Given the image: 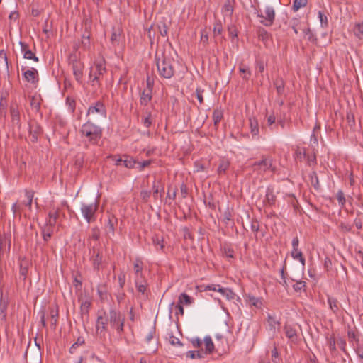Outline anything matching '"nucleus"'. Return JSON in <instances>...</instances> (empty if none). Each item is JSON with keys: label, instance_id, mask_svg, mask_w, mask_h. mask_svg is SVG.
Returning <instances> with one entry per match:
<instances>
[{"label": "nucleus", "instance_id": "1", "mask_svg": "<svg viewBox=\"0 0 363 363\" xmlns=\"http://www.w3.org/2000/svg\"><path fill=\"white\" fill-rule=\"evenodd\" d=\"M102 128L100 126L90 121L84 123L79 130L82 136L86 138L93 145L99 143L102 137Z\"/></svg>", "mask_w": 363, "mask_h": 363}, {"label": "nucleus", "instance_id": "2", "mask_svg": "<svg viewBox=\"0 0 363 363\" xmlns=\"http://www.w3.org/2000/svg\"><path fill=\"white\" fill-rule=\"evenodd\" d=\"M157 67L159 74L164 79L172 78L174 73V60L167 56L162 55V58H156Z\"/></svg>", "mask_w": 363, "mask_h": 363}, {"label": "nucleus", "instance_id": "3", "mask_svg": "<svg viewBox=\"0 0 363 363\" xmlns=\"http://www.w3.org/2000/svg\"><path fill=\"white\" fill-rule=\"evenodd\" d=\"M252 171L259 175H263L268 170L272 173L276 172V167L273 164V160L268 156H262L259 161L255 162L252 164Z\"/></svg>", "mask_w": 363, "mask_h": 363}, {"label": "nucleus", "instance_id": "4", "mask_svg": "<svg viewBox=\"0 0 363 363\" xmlns=\"http://www.w3.org/2000/svg\"><path fill=\"white\" fill-rule=\"evenodd\" d=\"M107 320L111 328L115 329L118 334L121 335L123 333L125 317L122 315L119 311H117L115 309H111Z\"/></svg>", "mask_w": 363, "mask_h": 363}, {"label": "nucleus", "instance_id": "5", "mask_svg": "<svg viewBox=\"0 0 363 363\" xmlns=\"http://www.w3.org/2000/svg\"><path fill=\"white\" fill-rule=\"evenodd\" d=\"M98 202L95 201L91 203H82L81 212L85 220L89 223L96 219V212L98 209Z\"/></svg>", "mask_w": 363, "mask_h": 363}, {"label": "nucleus", "instance_id": "6", "mask_svg": "<svg viewBox=\"0 0 363 363\" xmlns=\"http://www.w3.org/2000/svg\"><path fill=\"white\" fill-rule=\"evenodd\" d=\"M265 15L257 13V16L259 18L260 23L265 26H271L275 19V10L272 6H267L264 11Z\"/></svg>", "mask_w": 363, "mask_h": 363}, {"label": "nucleus", "instance_id": "7", "mask_svg": "<svg viewBox=\"0 0 363 363\" xmlns=\"http://www.w3.org/2000/svg\"><path fill=\"white\" fill-rule=\"evenodd\" d=\"M203 344L205 346V350L203 349L196 351L198 359H203L206 354H211L214 350V344L210 336H206L203 339Z\"/></svg>", "mask_w": 363, "mask_h": 363}, {"label": "nucleus", "instance_id": "8", "mask_svg": "<svg viewBox=\"0 0 363 363\" xmlns=\"http://www.w3.org/2000/svg\"><path fill=\"white\" fill-rule=\"evenodd\" d=\"M87 115H94V114H99L103 118L106 117V108L104 105V104L101 101H98L93 104H91L87 111Z\"/></svg>", "mask_w": 363, "mask_h": 363}, {"label": "nucleus", "instance_id": "9", "mask_svg": "<svg viewBox=\"0 0 363 363\" xmlns=\"http://www.w3.org/2000/svg\"><path fill=\"white\" fill-rule=\"evenodd\" d=\"M91 260L94 269H99L102 263V254L99 247V244L96 243L91 246Z\"/></svg>", "mask_w": 363, "mask_h": 363}, {"label": "nucleus", "instance_id": "10", "mask_svg": "<svg viewBox=\"0 0 363 363\" xmlns=\"http://www.w3.org/2000/svg\"><path fill=\"white\" fill-rule=\"evenodd\" d=\"M107 318H104L102 315L97 317L96 323V333L100 337H104L107 331Z\"/></svg>", "mask_w": 363, "mask_h": 363}, {"label": "nucleus", "instance_id": "11", "mask_svg": "<svg viewBox=\"0 0 363 363\" xmlns=\"http://www.w3.org/2000/svg\"><path fill=\"white\" fill-rule=\"evenodd\" d=\"M21 71L23 72V77L26 82L32 84H35L38 82V72L36 69L31 68L26 70V68L22 67Z\"/></svg>", "mask_w": 363, "mask_h": 363}, {"label": "nucleus", "instance_id": "12", "mask_svg": "<svg viewBox=\"0 0 363 363\" xmlns=\"http://www.w3.org/2000/svg\"><path fill=\"white\" fill-rule=\"evenodd\" d=\"M79 302L80 303V313L82 318H88L89 311L91 306V301L90 298L81 296L79 298Z\"/></svg>", "mask_w": 363, "mask_h": 363}, {"label": "nucleus", "instance_id": "13", "mask_svg": "<svg viewBox=\"0 0 363 363\" xmlns=\"http://www.w3.org/2000/svg\"><path fill=\"white\" fill-rule=\"evenodd\" d=\"M19 45L21 46V52L23 54V58L33 60L36 62L39 61L38 57H36L35 55L32 52L27 43L23 41H20Z\"/></svg>", "mask_w": 363, "mask_h": 363}, {"label": "nucleus", "instance_id": "14", "mask_svg": "<svg viewBox=\"0 0 363 363\" xmlns=\"http://www.w3.org/2000/svg\"><path fill=\"white\" fill-rule=\"evenodd\" d=\"M72 67L76 80L81 82L83 77L84 64L79 60H74L72 62Z\"/></svg>", "mask_w": 363, "mask_h": 363}, {"label": "nucleus", "instance_id": "15", "mask_svg": "<svg viewBox=\"0 0 363 363\" xmlns=\"http://www.w3.org/2000/svg\"><path fill=\"white\" fill-rule=\"evenodd\" d=\"M29 138L32 143H36L38 137L42 133V128L37 123H32L29 125Z\"/></svg>", "mask_w": 363, "mask_h": 363}, {"label": "nucleus", "instance_id": "16", "mask_svg": "<svg viewBox=\"0 0 363 363\" xmlns=\"http://www.w3.org/2000/svg\"><path fill=\"white\" fill-rule=\"evenodd\" d=\"M10 114L11 117V121L14 125L18 128L21 126V117L18 105L16 104H11L10 106Z\"/></svg>", "mask_w": 363, "mask_h": 363}, {"label": "nucleus", "instance_id": "17", "mask_svg": "<svg viewBox=\"0 0 363 363\" xmlns=\"http://www.w3.org/2000/svg\"><path fill=\"white\" fill-rule=\"evenodd\" d=\"M284 332L286 337L288 338L289 342L291 343H296L298 340V334L295 328L289 325H285L284 327Z\"/></svg>", "mask_w": 363, "mask_h": 363}, {"label": "nucleus", "instance_id": "18", "mask_svg": "<svg viewBox=\"0 0 363 363\" xmlns=\"http://www.w3.org/2000/svg\"><path fill=\"white\" fill-rule=\"evenodd\" d=\"M277 200L276 195L274 192V189L272 187H267L266 190L265 199L264 203L269 206H272L275 204Z\"/></svg>", "mask_w": 363, "mask_h": 363}, {"label": "nucleus", "instance_id": "19", "mask_svg": "<svg viewBox=\"0 0 363 363\" xmlns=\"http://www.w3.org/2000/svg\"><path fill=\"white\" fill-rule=\"evenodd\" d=\"M267 321L269 330H271L273 334H275L277 329H279L280 325L279 320L277 318L275 315L268 314Z\"/></svg>", "mask_w": 363, "mask_h": 363}, {"label": "nucleus", "instance_id": "20", "mask_svg": "<svg viewBox=\"0 0 363 363\" xmlns=\"http://www.w3.org/2000/svg\"><path fill=\"white\" fill-rule=\"evenodd\" d=\"M106 71V69L103 62H99L96 65V70L94 73V78L92 79L93 85H94L95 82H99L100 76L103 75Z\"/></svg>", "mask_w": 363, "mask_h": 363}, {"label": "nucleus", "instance_id": "21", "mask_svg": "<svg viewBox=\"0 0 363 363\" xmlns=\"http://www.w3.org/2000/svg\"><path fill=\"white\" fill-rule=\"evenodd\" d=\"M121 30L119 27H113L111 36V42L113 46H117L120 43L121 37Z\"/></svg>", "mask_w": 363, "mask_h": 363}, {"label": "nucleus", "instance_id": "22", "mask_svg": "<svg viewBox=\"0 0 363 363\" xmlns=\"http://www.w3.org/2000/svg\"><path fill=\"white\" fill-rule=\"evenodd\" d=\"M327 301L330 309L333 311L334 314L337 315L340 308V304L338 300L333 296H328Z\"/></svg>", "mask_w": 363, "mask_h": 363}, {"label": "nucleus", "instance_id": "23", "mask_svg": "<svg viewBox=\"0 0 363 363\" xmlns=\"http://www.w3.org/2000/svg\"><path fill=\"white\" fill-rule=\"evenodd\" d=\"M152 91L150 89H145L140 95V102L143 106H147V104L152 100Z\"/></svg>", "mask_w": 363, "mask_h": 363}, {"label": "nucleus", "instance_id": "24", "mask_svg": "<svg viewBox=\"0 0 363 363\" xmlns=\"http://www.w3.org/2000/svg\"><path fill=\"white\" fill-rule=\"evenodd\" d=\"M59 211H60L59 208L52 209L49 211V213H48L49 218H48V220L47 221L48 225H49L50 227H53L56 224L57 220L59 217Z\"/></svg>", "mask_w": 363, "mask_h": 363}, {"label": "nucleus", "instance_id": "25", "mask_svg": "<svg viewBox=\"0 0 363 363\" xmlns=\"http://www.w3.org/2000/svg\"><path fill=\"white\" fill-rule=\"evenodd\" d=\"M212 118H213L214 126L216 127V128H217L219 123L223 118V111L219 108L215 109L213 111Z\"/></svg>", "mask_w": 363, "mask_h": 363}, {"label": "nucleus", "instance_id": "26", "mask_svg": "<svg viewBox=\"0 0 363 363\" xmlns=\"http://www.w3.org/2000/svg\"><path fill=\"white\" fill-rule=\"evenodd\" d=\"M42 99L40 95L33 96L30 99V106L36 112H39L40 109Z\"/></svg>", "mask_w": 363, "mask_h": 363}, {"label": "nucleus", "instance_id": "27", "mask_svg": "<svg viewBox=\"0 0 363 363\" xmlns=\"http://www.w3.org/2000/svg\"><path fill=\"white\" fill-rule=\"evenodd\" d=\"M230 167V162L227 160H222L220 162L217 172L218 174H225L227 169Z\"/></svg>", "mask_w": 363, "mask_h": 363}, {"label": "nucleus", "instance_id": "28", "mask_svg": "<svg viewBox=\"0 0 363 363\" xmlns=\"http://www.w3.org/2000/svg\"><path fill=\"white\" fill-rule=\"evenodd\" d=\"M291 257L294 259L299 260L303 267L305 266V262H306L305 258L303 255L302 252L298 250V249H294L292 250Z\"/></svg>", "mask_w": 363, "mask_h": 363}, {"label": "nucleus", "instance_id": "29", "mask_svg": "<svg viewBox=\"0 0 363 363\" xmlns=\"http://www.w3.org/2000/svg\"><path fill=\"white\" fill-rule=\"evenodd\" d=\"M250 132L252 137H255L259 134V125L256 119H250Z\"/></svg>", "mask_w": 363, "mask_h": 363}, {"label": "nucleus", "instance_id": "30", "mask_svg": "<svg viewBox=\"0 0 363 363\" xmlns=\"http://www.w3.org/2000/svg\"><path fill=\"white\" fill-rule=\"evenodd\" d=\"M233 6L230 0H226L222 8V11L225 15L231 16L233 13Z\"/></svg>", "mask_w": 363, "mask_h": 363}, {"label": "nucleus", "instance_id": "31", "mask_svg": "<svg viewBox=\"0 0 363 363\" xmlns=\"http://www.w3.org/2000/svg\"><path fill=\"white\" fill-rule=\"evenodd\" d=\"M135 284L138 291L140 293L145 294L147 286V281L145 280L140 281L135 279Z\"/></svg>", "mask_w": 363, "mask_h": 363}, {"label": "nucleus", "instance_id": "32", "mask_svg": "<svg viewBox=\"0 0 363 363\" xmlns=\"http://www.w3.org/2000/svg\"><path fill=\"white\" fill-rule=\"evenodd\" d=\"M81 43L84 50H88L90 48V35L88 32H85L82 35Z\"/></svg>", "mask_w": 363, "mask_h": 363}, {"label": "nucleus", "instance_id": "33", "mask_svg": "<svg viewBox=\"0 0 363 363\" xmlns=\"http://www.w3.org/2000/svg\"><path fill=\"white\" fill-rule=\"evenodd\" d=\"M193 301L192 298L186 293H182L179 296V303L185 304V305H191Z\"/></svg>", "mask_w": 363, "mask_h": 363}, {"label": "nucleus", "instance_id": "34", "mask_svg": "<svg viewBox=\"0 0 363 363\" xmlns=\"http://www.w3.org/2000/svg\"><path fill=\"white\" fill-rule=\"evenodd\" d=\"M84 342H84V339L83 337H79L77 340V341H76L74 343H73V344H72V345L71 346V347L69 348V352H70L71 354H74V353H76V352H77V349L79 347H80V346H82V345H84Z\"/></svg>", "mask_w": 363, "mask_h": 363}, {"label": "nucleus", "instance_id": "35", "mask_svg": "<svg viewBox=\"0 0 363 363\" xmlns=\"http://www.w3.org/2000/svg\"><path fill=\"white\" fill-rule=\"evenodd\" d=\"M135 274H140L143 271V264L140 259L137 258L133 264Z\"/></svg>", "mask_w": 363, "mask_h": 363}, {"label": "nucleus", "instance_id": "36", "mask_svg": "<svg viewBox=\"0 0 363 363\" xmlns=\"http://www.w3.org/2000/svg\"><path fill=\"white\" fill-rule=\"evenodd\" d=\"M354 34L359 39H363V23H357L354 28Z\"/></svg>", "mask_w": 363, "mask_h": 363}, {"label": "nucleus", "instance_id": "37", "mask_svg": "<svg viewBox=\"0 0 363 363\" xmlns=\"http://www.w3.org/2000/svg\"><path fill=\"white\" fill-rule=\"evenodd\" d=\"M125 158L123 159V164L129 169L133 168L137 162L133 158L128 156H124Z\"/></svg>", "mask_w": 363, "mask_h": 363}, {"label": "nucleus", "instance_id": "38", "mask_svg": "<svg viewBox=\"0 0 363 363\" xmlns=\"http://www.w3.org/2000/svg\"><path fill=\"white\" fill-rule=\"evenodd\" d=\"M117 222V219L115 218L113 216L108 218V221L106 225V229L108 232L111 233H114L115 230V223Z\"/></svg>", "mask_w": 363, "mask_h": 363}, {"label": "nucleus", "instance_id": "39", "mask_svg": "<svg viewBox=\"0 0 363 363\" xmlns=\"http://www.w3.org/2000/svg\"><path fill=\"white\" fill-rule=\"evenodd\" d=\"M155 334V328L152 327V328L150 329V330L149 331L148 334L146 335V337L144 340L145 343L147 346H149L150 345L151 342H152L154 340Z\"/></svg>", "mask_w": 363, "mask_h": 363}, {"label": "nucleus", "instance_id": "40", "mask_svg": "<svg viewBox=\"0 0 363 363\" xmlns=\"http://www.w3.org/2000/svg\"><path fill=\"white\" fill-rule=\"evenodd\" d=\"M28 263L27 262H21L20 264V277H22L23 280H25L28 274Z\"/></svg>", "mask_w": 363, "mask_h": 363}, {"label": "nucleus", "instance_id": "41", "mask_svg": "<svg viewBox=\"0 0 363 363\" xmlns=\"http://www.w3.org/2000/svg\"><path fill=\"white\" fill-rule=\"evenodd\" d=\"M52 232H53V230L52 229V227H50V226L45 227L43 229V231H42L43 238L45 242H47L51 238Z\"/></svg>", "mask_w": 363, "mask_h": 363}, {"label": "nucleus", "instance_id": "42", "mask_svg": "<svg viewBox=\"0 0 363 363\" xmlns=\"http://www.w3.org/2000/svg\"><path fill=\"white\" fill-rule=\"evenodd\" d=\"M307 4V0H294L292 9L294 11H297L300 8L304 7Z\"/></svg>", "mask_w": 363, "mask_h": 363}, {"label": "nucleus", "instance_id": "43", "mask_svg": "<svg viewBox=\"0 0 363 363\" xmlns=\"http://www.w3.org/2000/svg\"><path fill=\"white\" fill-rule=\"evenodd\" d=\"M318 16L320 19L321 26L323 28H327L328 26V21L327 16L321 11H318Z\"/></svg>", "mask_w": 363, "mask_h": 363}, {"label": "nucleus", "instance_id": "44", "mask_svg": "<svg viewBox=\"0 0 363 363\" xmlns=\"http://www.w3.org/2000/svg\"><path fill=\"white\" fill-rule=\"evenodd\" d=\"M100 237V230L98 228H93L91 230L89 240L97 242Z\"/></svg>", "mask_w": 363, "mask_h": 363}, {"label": "nucleus", "instance_id": "45", "mask_svg": "<svg viewBox=\"0 0 363 363\" xmlns=\"http://www.w3.org/2000/svg\"><path fill=\"white\" fill-rule=\"evenodd\" d=\"M222 32H223V27H222L221 22L220 21L215 22V23L213 25L214 36L220 35L222 33Z\"/></svg>", "mask_w": 363, "mask_h": 363}, {"label": "nucleus", "instance_id": "46", "mask_svg": "<svg viewBox=\"0 0 363 363\" xmlns=\"http://www.w3.org/2000/svg\"><path fill=\"white\" fill-rule=\"evenodd\" d=\"M51 326L55 328L58 318V310L52 309L50 311Z\"/></svg>", "mask_w": 363, "mask_h": 363}, {"label": "nucleus", "instance_id": "47", "mask_svg": "<svg viewBox=\"0 0 363 363\" xmlns=\"http://www.w3.org/2000/svg\"><path fill=\"white\" fill-rule=\"evenodd\" d=\"M336 198H337V200L338 201L339 205L341 207L344 206V205H345V203L346 202V199L345 198V194H344V193H343V191L342 190H339L337 192Z\"/></svg>", "mask_w": 363, "mask_h": 363}, {"label": "nucleus", "instance_id": "48", "mask_svg": "<svg viewBox=\"0 0 363 363\" xmlns=\"http://www.w3.org/2000/svg\"><path fill=\"white\" fill-rule=\"evenodd\" d=\"M190 342L191 343L193 347L194 348H200L203 345V341L199 337H192L189 339Z\"/></svg>", "mask_w": 363, "mask_h": 363}, {"label": "nucleus", "instance_id": "49", "mask_svg": "<svg viewBox=\"0 0 363 363\" xmlns=\"http://www.w3.org/2000/svg\"><path fill=\"white\" fill-rule=\"evenodd\" d=\"M33 196L34 192L33 191H26V197L28 199V202L26 203V206H28L29 209L31 208Z\"/></svg>", "mask_w": 363, "mask_h": 363}, {"label": "nucleus", "instance_id": "50", "mask_svg": "<svg viewBox=\"0 0 363 363\" xmlns=\"http://www.w3.org/2000/svg\"><path fill=\"white\" fill-rule=\"evenodd\" d=\"M347 337L350 342H359V337L356 334L355 331L352 330H350L347 331Z\"/></svg>", "mask_w": 363, "mask_h": 363}, {"label": "nucleus", "instance_id": "51", "mask_svg": "<svg viewBox=\"0 0 363 363\" xmlns=\"http://www.w3.org/2000/svg\"><path fill=\"white\" fill-rule=\"evenodd\" d=\"M239 70L241 73L244 74L242 78L245 80H247L251 76V72L249 68L247 67H240Z\"/></svg>", "mask_w": 363, "mask_h": 363}, {"label": "nucleus", "instance_id": "52", "mask_svg": "<svg viewBox=\"0 0 363 363\" xmlns=\"http://www.w3.org/2000/svg\"><path fill=\"white\" fill-rule=\"evenodd\" d=\"M272 360L274 363H279V352L277 347L274 345V349L272 350Z\"/></svg>", "mask_w": 363, "mask_h": 363}, {"label": "nucleus", "instance_id": "53", "mask_svg": "<svg viewBox=\"0 0 363 363\" xmlns=\"http://www.w3.org/2000/svg\"><path fill=\"white\" fill-rule=\"evenodd\" d=\"M223 296L228 300H233L235 298V294L231 289L226 288Z\"/></svg>", "mask_w": 363, "mask_h": 363}, {"label": "nucleus", "instance_id": "54", "mask_svg": "<svg viewBox=\"0 0 363 363\" xmlns=\"http://www.w3.org/2000/svg\"><path fill=\"white\" fill-rule=\"evenodd\" d=\"M311 184L314 186V188L316 189H318L319 188V182H318V176L315 172H313L312 174L311 175Z\"/></svg>", "mask_w": 363, "mask_h": 363}, {"label": "nucleus", "instance_id": "55", "mask_svg": "<svg viewBox=\"0 0 363 363\" xmlns=\"http://www.w3.org/2000/svg\"><path fill=\"white\" fill-rule=\"evenodd\" d=\"M150 196H151L150 191L143 190L140 192V198L145 203H147L149 201Z\"/></svg>", "mask_w": 363, "mask_h": 363}, {"label": "nucleus", "instance_id": "56", "mask_svg": "<svg viewBox=\"0 0 363 363\" xmlns=\"http://www.w3.org/2000/svg\"><path fill=\"white\" fill-rule=\"evenodd\" d=\"M118 281L120 288L123 289L125 283V274L123 272L118 274Z\"/></svg>", "mask_w": 363, "mask_h": 363}, {"label": "nucleus", "instance_id": "57", "mask_svg": "<svg viewBox=\"0 0 363 363\" xmlns=\"http://www.w3.org/2000/svg\"><path fill=\"white\" fill-rule=\"evenodd\" d=\"M169 343L174 346L177 345V346L182 347L183 345L182 342L179 340V339L174 336H170Z\"/></svg>", "mask_w": 363, "mask_h": 363}, {"label": "nucleus", "instance_id": "58", "mask_svg": "<svg viewBox=\"0 0 363 363\" xmlns=\"http://www.w3.org/2000/svg\"><path fill=\"white\" fill-rule=\"evenodd\" d=\"M328 346H329V350L331 352L336 351V344H335V337H331L328 340Z\"/></svg>", "mask_w": 363, "mask_h": 363}, {"label": "nucleus", "instance_id": "59", "mask_svg": "<svg viewBox=\"0 0 363 363\" xmlns=\"http://www.w3.org/2000/svg\"><path fill=\"white\" fill-rule=\"evenodd\" d=\"M339 228L341 230V231L345 233H348L352 230V225L345 223H341L339 225Z\"/></svg>", "mask_w": 363, "mask_h": 363}, {"label": "nucleus", "instance_id": "60", "mask_svg": "<svg viewBox=\"0 0 363 363\" xmlns=\"http://www.w3.org/2000/svg\"><path fill=\"white\" fill-rule=\"evenodd\" d=\"M203 90L200 88H197L195 92L196 96L201 104L203 103Z\"/></svg>", "mask_w": 363, "mask_h": 363}, {"label": "nucleus", "instance_id": "61", "mask_svg": "<svg viewBox=\"0 0 363 363\" xmlns=\"http://www.w3.org/2000/svg\"><path fill=\"white\" fill-rule=\"evenodd\" d=\"M306 286L305 282L300 281H297L295 284L293 285V288L296 291H300Z\"/></svg>", "mask_w": 363, "mask_h": 363}, {"label": "nucleus", "instance_id": "62", "mask_svg": "<svg viewBox=\"0 0 363 363\" xmlns=\"http://www.w3.org/2000/svg\"><path fill=\"white\" fill-rule=\"evenodd\" d=\"M152 161L150 160H145L142 162H137L138 164V168L140 171H142L144 169V168L148 167L151 164Z\"/></svg>", "mask_w": 363, "mask_h": 363}, {"label": "nucleus", "instance_id": "63", "mask_svg": "<svg viewBox=\"0 0 363 363\" xmlns=\"http://www.w3.org/2000/svg\"><path fill=\"white\" fill-rule=\"evenodd\" d=\"M251 230L255 233H257L259 230V223L257 220H252L251 223Z\"/></svg>", "mask_w": 363, "mask_h": 363}, {"label": "nucleus", "instance_id": "64", "mask_svg": "<svg viewBox=\"0 0 363 363\" xmlns=\"http://www.w3.org/2000/svg\"><path fill=\"white\" fill-rule=\"evenodd\" d=\"M160 33L162 36H167L168 33V28L165 23L159 26Z\"/></svg>", "mask_w": 363, "mask_h": 363}]
</instances>
